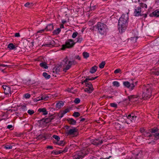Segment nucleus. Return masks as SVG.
I'll use <instances>...</instances> for the list:
<instances>
[{
    "mask_svg": "<svg viewBox=\"0 0 159 159\" xmlns=\"http://www.w3.org/2000/svg\"><path fill=\"white\" fill-rule=\"evenodd\" d=\"M38 111L40 112H42L43 115H46L48 114V112L47 111L46 109L44 108L39 109Z\"/></svg>",
    "mask_w": 159,
    "mask_h": 159,
    "instance_id": "4468645a",
    "label": "nucleus"
},
{
    "mask_svg": "<svg viewBox=\"0 0 159 159\" xmlns=\"http://www.w3.org/2000/svg\"><path fill=\"white\" fill-rule=\"evenodd\" d=\"M154 136L157 139H159V133H156L154 135Z\"/></svg>",
    "mask_w": 159,
    "mask_h": 159,
    "instance_id": "c03bdc74",
    "label": "nucleus"
},
{
    "mask_svg": "<svg viewBox=\"0 0 159 159\" xmlns=\"http://www.w3.org/2000/svg\"><path fill=\"white\" fill-rule=\"evenodd\" d=\"M24 5L25 7H30L33 6V3H30L29 2H27L25 3Z\"/></svg>",
    "mask_w": 159,
    "mask_h": 159,
    "instance_id": "393cba45",
    "label": "nucleus"
},
{
    "mask_svg": "<svg viewBox=\"0 0 159 159\" xmlns=\"http://www.w3.org/2000/svg\"><path fill=\"white\" fill-rule=\"evenodd\" d=\"M78 134V129L75 127L69 129L66 132V135L68 136H71L72 137L76 136Z\"/></svg>",
    "mask_w": 159,
    "mask_h": 159,
    "instance_id": "39448f33",
    "label": "nucleus"
},
{
    "mask_svg": "<svg viewBox=\"0 0 159 159\" xmlns=\"http://www.w3.org/2000/svg\"><path fill=\"white\" fill-rule=\"evenodd\" d=\"M53 138H54V139H56L57 141H58L60 140V137L57 135H53Z\"/></svg>",
    "mask_w": 159,
    "mask_h": 159,
    "instance_id": "2f4dec72",
    "label": "nucleus"
},
{
    "mask_svg": "<svg viewBox=\"0 0 159 159\" xmlns=\"http://www.w3.org/2000/svg\"><path fill=\"white\" fill-rule=\"evenodd\" d=\"M30 95L28 93H26L24 95V97L26 98H30Z\"/></svg>",
    "mask_w": 159,
    "mask_h": 159,
    "instance_id": "ea45409f",
    "label": "nucleus"
},
{
    "mask_svg": "<svg viewBox=\"0 0 159 159\" xmlns=\"http://www.w3.org/2000/svg\"><path fill=\"white\" fill-rule=\"evenodd\" d=\"M45 29H43L41 30H39L37 32V34L38 35V34L39 33H43L45 31Z\"/></svg>",
    "mask_w": 159,
    "mask_h": 159,
    "instance_id": "58836bf2",
    "label": "nucleus"
},
{
    "mask_svg": "<svg viewBox=\"0 0 159 159\" xmlns=\"http://www.w3.org/2000/svg\"><path fill=\"white\" fill-rule=\"evenodd\" d=\"M8 66L7 65H5V64H0V66H2L3 67H5L6 66Z\"/></svg>",
    "mask_w": 159,
    "mask_h": 159,
    "instance_id": "3c124183",
    "label": "nucleus"
},
{
    "mask_svg": "<svg viewBox=\"0 0 159 159\" xmlns=\"http://www.w3.org/2000/svg\"><path fill=\"white\" fill-rule=\"evenodd\" d=\"M63 62L64 63V66L65 68L64 69V71L65 72L70 68L72 64L75 63L74 61H69L67 57H66L63 60Z\"/></svg>",
    "mask_w": 159,
    "mask_h": 159,
    "instance_id": "7ed1b4c3",
    "label": "nucleus"
},
{
    "mask_svg": "<svg viewBox=\"0 0 159 159\" xmlns=\"http://www.w3.org/2000/svg\"><path fill=\"white\" fill-rule=\"evenodd\" d=\"M100 159H109V158H100Z\"/></svg>",
    "mask_w": 159,
    "mask_h": 159,
    "instance_id": "e2e57ef3",
    "label": "nucleus"
},
{
    "mask_svg": "<svg viewBox=\"0 0 159 159\" xmlns=\"http://www.w3.org/2000/svg\"><path fill=\"white\" fill-rule=\"evenodd\" d=\"M97 27L98 32L100 34H104L106 33L107 28L105 24L98 22Z\"/></svg>",
    "mask_w": 159,
    "mask_h": 159,
    "instance_id": "20e7f679",
    "label": "nucleus"
},
{
    "mask_svg": "<svg viewBox=\"0 0 159 159\" xmlns=\"http://www.w3.org/2000/svg\"><path fill=\"white\" fill-rule=\"evenodd\" d=\"M43 75L47 79H49L51 77V76L46 72H43Z\"/></svg>",
    "mask_w": 159,
    "mask_h": 159,
    "instance_id": "4be33fe9",
    "label": "nucleus"
},
{
    "mask_svg": "<svg viewBox=\"0 0 159 159\" xmlns=\"http://www.w3.org/2000/svg\"><path fill=\"white\" fill-rule=\"evenodd\" d=\"M105 64V63L104 61H102L99 65V67L100 68H103Z\"/></svg>",
    "mask_w": 159,
    "mask_h": 159,
    "instance_id": "bb28decb",
    "label": "nucleus"
},
{
    "mask_svg": "<svg viewBox=\"0 0 159 159\" xmlns=\"http://www.w3.org/2000/svg\"><path fill=\"white\" fill-rule=\"evenodd\" d=\"M66 114L64 112V111H62V112H61L59 114V117L60 118H62V117H63L64 116V115Z\"/></svg>",
    "mask_w": 159,
    "mask_h": 159,
    "instance_id": "c9c22d12",
    "label": "nucleus"
},
{
    "mask_svg": "<svg viewBox=\"0 0 159 159\" xmlns=\"http://www.w3.org/2000/svg\"><path fill=\"white\" fill-rule=\"evenodd\" d=\"M40 99H41L40 97H39L36 98V100L37 101H38L40 100H41Z\"/></svg>",
    "mask_w": 159,
    "mask_h": 159,
    "instance_id": "8fccbe9b",
    "label": "nucleus"
},
{
    "mask_svg": "<svg viewBox=\"0 0 159 159\" xmlns=\"http://www.w3.org/2000/svg\"><path fill=\"white\" fill-rule=\"evenodd\" d=\"M34 112L33 110H29L27 111V113L30 115L33 114Z\"/></svg>",
    "mask_w": 159,
    "mask_h": 159,
    "instance_id": "72a5a7b5",
    "label": "nucleus"
},
{
    "mask_svg": "<svg viewBox=\"0 0 159 159\" xmlns=\"http://www.w3.org/2000/svg\"><path fill=\"white\" fill-rule=\"evenodd\" d=\"M102 143V141L101 142H96L95 143H94V144H95V145H98L99 144H101Z\"/></svg>",
    "mask_w": 159,
    "mask_h": 159,
    "instance_id": "a18cd8bd",
    "label": "nucleus"
},
{
    "mask_svg": "<svg viewBox=\"0 0 159 159\" xmlns=\"http://www.w3.org/2000/svg\"><path fill=\"white\" fill-rule=\"evenodd\" d=\"M40 66L41 67L45 68L47 69L48 68V66L45 62L41 63L40 64Z\"/></svg>",
    "mask_w": 159,
    "mask_h": 159,
    "instance_id": "5701e85b",
    "label": "nucleus"
},
{
    "mask_svg": "<svg viewBox=\"0 0 159 159\" xmlns=\"http://www.w3.org/2000/svg\"><path fill=\"white\" fill-rule=\"evenodd\" d=\"M152 15L156 17L159 16V9H157L152 12Z\"/></svg>",
    "mask_w": 159,
    "mask_h": 159,
    "instance_id": "f3484780",
    "label": "nucleus"
},
{
    "mask_svg": "<svg viewBox=\"0 0 159 159\" xmlns=\"http://www.w3.org/2000/svg\"><path fill=\"white\" fill-rule=\"evenodd\" d=\"M113 86L118 87L120 86L119 83L117 81H114L113 82Z\"/></svg>",
    "mask_w": 159,
    "mask_h": 159,
    "instance_id": "a878e982",
    "label": "nucleus"
},
{
    "mask_svg": "<svg viewBox=\"0 0 159 159\" xmlns=\"http://www.w3.org/2000/svg\"><path fill=\"white\" fill-rule=\"evenodd\" d=\"M69 111V110L68 109H66L64 110L63 111L66 114Z\"/></svg>",
    "mask_w": 159,
    "mask_h": 159,
    "instance_id": "de8ad7c7",
    "label": "nucleus"
},
{
    "mask_svg": "<svg viewBox=\"0 0 159 159\" xmlns=\"http://www.w3.org/2000/svg\"><path fill=\"white\" fill-rule=\"evenodd\" d=\"M67 151V149H65L64 150L62 151V152H65Z\"/></svg>",
    "mask_w": 159,
    "mask_h": 159,
    "instance_id": "052dcab7",
    "label": "nucleus"
},
{
    "mask_svg": "<svg viewBox=\"0 0 159 159\" xmlns=\"http://www.w3.org/2000/svg\"><path fill=\"white\" fill-rule=\"evenodd\" d=\"M143 91L142 97L140 98H142L143 99H147L150 98L151 96L152 90L148 86L144 87L143 88Z\"/></svg>",
    "mask_w": 159,
    "mask_h": 159,
    "instance_id": "f03ea898",
    "label": "nucleus"
},
{
    "mask_svg": "<svg viewBox=\"0 0 159 159\" xmlns=\"http://www.w3.org/2000/svg\"><path fill=\"white\" fill-rule=\"evenodd\" d=\"M7 127L9 129H10L12 127V126L11 125H7Z\"/></svg>",
    "mask_w": 159,
    "mask_h": 159,
    "instance_id": "603ef678",
    "label": "nucleus"
},
{
    "mask_svg": "<svg viewBox=\"0 0 159 159\" xmlns=\"http://www.w3.org/2000/svg\"><path fill=\"white\" fill-rule=\"evenodd\" d=\"M154 73L156 75H159V68L157 69L154 72Z\"/></svg>",
    "mask_w": 159,
    "mask_h": 159,
    "instance_id": "a19ab883",
    "label": "nucleus"
},
{
    "mask_svg": "<svg viewBox=\"0 0 159 159\" xmlns=\"http://www.w3.org/2000/svg\"><path fill=\"white\" fill-rule=\"evenodd\" d=\"M110 105L111 107H114L115 108H116L117 106V104L115 103H111L110 104Z\"/></svg>",
    "mask_w": 159,
    "mask_h": 159,
    "instance_id": "c756f323",
    "label": "nucleus"
},
{
    "mask_svg": "<svg viewBox=\"0 0 159 159\" xmlns=\"http://www.w3.org/2000/svg\"><path fill=\"white\" fill-rule=\"evenodd\" d=\"M135 85L134 83L130 84L128 81L124 82L123 84L126 87L128 88L131 90H132L134 89V88L135 85H136V83H135Z\"/></svg>",
    "mask_w": 159,
    "mask_h": 159,
    "instance_id": "6e6552de",
    "label": "nucleus"
},
{
    "mask_svg": "<svg viewBox=\"0 0 159 159\" xmlns=\"http://www.w3.org/2000/svg\"><path fill=\"white\" fill-rule=\"evenodd\" d=\"M116 125H117L119 127H120V125H119L118 124H117Z\"/></svg>",
    "mask_w": 159,
    "mask_h": 159,
    "instance_id": "0e129e2a",
    "label": "nucleus"
},
{
    "mask_svg": "<svg viewBox=\"0 0 159 159\" xmlns=\"http://www.w3.org/2000/svg\"><path fill=\"white\" fill-rule=\"evenodd\" d=\"M53 29V26L52 24H48L45 28V29L47 31H49L52 30Z\"/></svg>",
    "mask_w": 159,
    "mask_h": 159,
    "instance_id": "dca6fc26",
    "label": "nucleus"
},
{
    "mask_svg": "<svg viewBox=\"0 0 159 159\" xmlns=\"http://www.w3.org/2000/svg\"><path fill=\"white\" fill-rule=\"evenodd\" d=\"M78 35V33L77 32H75L73 33L72 37L73 38H75Z\"/></svg>",
    "mask_w": 159,
    "mask_h": 159,
    "instance_id": "473e14b6",
    "label": "nucleus"
},
{
    "mask_svg": "<svg viewBox=\"0 0 159 159\" xmlns=\"http://www.w3.org/2000/svg\"><path fill=\"white\" fill-rule=\"evenodd\" d=\"M128 15H122L120 18L118 24V29L119 32L122 33L126 30L128 25Z\"/></svg>",
    "mask_w": 159,
    "mask_h": 159,
    "instance_id": "f257e3e1",
    "label": "nucleus"
},
{
    "mask_svg": "<svg viewBox=\"0 0 159 159\" xmlns=\"http://www.w3.org/2000/svg\"><path fill=\"white\" fill-rule=\"evenodd\" d=\"M98 77V76H96L95 77H88L86 79L84 80L83 82L87 83L88 80H93L96 79Z\"/></svg>",
    "mask_w": 159,
    "mask_h": 159,
    "instance_id": "a211bd4d",
    "label": "nucleus"
},
{
    "mask_svg": "<svg viewBox=\"0 0 159 159\" xmlns=\"http://www.w3.org/2000/svg\"><path fill=\"white\" fill-rule=\"evenodd\" d=\"M8 48L10 50H13L16 48V46L13 43H10L8 45Z\"/></svg>",
    "mask_w": 159,
    "mask_h": 159,
    "instance_id": "6ab92c4d",
    "label": "nucleus"
},
{
    "mask_svg": "<svg viewBox=\"0 0 159 159\" xmlns=\"http://www.w3.org/2000/svg\"><path fill=\"white\" fill-rule=\"evenodd\" d=\"M97 69V67L96 66H93V67L90 70V72L92 73H93L95 72Z\"/></svg>",
    "mask_w": 159,
    "mask_h": 159,
    "instance_id": "aec40b11",
    "label": "nucleus"
},
{
    "mask_svg": "<svg viewBox=\"0 0 159 159\" xmlns=\"http://www.w3.org/2000/svg\"><path fill=\"white\" fill-rule=\"evenodd\" d=\"M157 129H152V133H155L156 132H157Z\"/></svg>",
    "mask_w": 159,
    "mask_h": 159,
    "instance_id": "09e8293b",
    "label": "nucleus"
},
{
    "mask_svg": "<svg viewBox=\"0 0 159 159\" xmlns=\"http://www.w3.org/2000/svg\"><path fill=\"white\" fill-rule=\"evenodd\" d=\"M40 99H41V100H47V99L48 98L47 97L45 96H43L41 97H40Z\"/></svg>",
    "mask_w": 159,
    "mask_h": 159,
    "instance_id": "e433bc0d",
    "label": "nucleus"
},
{
    "mask_svg": "<svg viewBox=\"0 0 159 159\" xmlns=\"http://www.w3.org/2000/svg\"><path fill=\"white\" fill-rule=\"evenodd\" d=\"M47 148L52 149H53V147L52 146H48L47 147Z\"/></svg>",
    "mask_w": 159,
    "mask_h": 159,
    "instance_id": "4d7b16f0",
    "label": "nucleus"
},
{
    "mask_svg": "<svg viewBox=\"0 0 159 159\" xmlns=\"http://www.w3.org/2000/svg\"><path fill=\"white\" fill-rule=\"evenodd\" d=\"M75 159H78L77 158L76 156L75 157Z\"/></svg>",
    "mask_w": 159,
    "mask_h": 159,
    "instance_id": "69168bd1",
    "label": "nucleus"
},
{
    "mask_svg": "<svg viewBox=\"0 0 159 159\" xmlns=\"http://www.w3.org/2000/svg\"><path fill=\"white\" fill-rule=\"evenodd\" d=\"M75 58L76 59H78L79 60H80V57L78 55L76 56L75 57Z\"/></svg>",
    "mask_w": 159,
    "mask_h": 159,
    "instance_id": "864d4df0",
    "label": "nucleus"
},
{
    "mask_svg": "<svg viewBox=\"0 0 159 159\" xmlns=\"http://www.w3.org/2000/svg\"><path fill=\"white\" fill-rule=\"evenodd\" d=\"M12 148V146L10 145H7L5 147V148L7 149H11Z\"/></svg>",
    "mask_w": 159,
    "mask_h": 159,
    "instance_id": "4c0bfd02",
    "label": "nucleus"
},
{
    "mask_svg": "<svg viewBox=\"0 0 159 159\" xmlns=\"http://www.w3.org/2000/svg\"><path fill=\"white\" fill-rule=\"evenodd\" d=\"M68 121L69 123L71 125H75L76 123L75 120L72 118H70L68 119Z\"/></svg>",
    "mask_w": 159,
    "mask_h": 159,
    "instance_id": "412c9836",
    "label": "nucleus"
},
{
    "mask_svg": "<svg viewBox=\"0 0 159 159\" xmlns=\"http://www.w3.org/2000/svg\"><path fill=\"white\" fill-rule=\"evenodd\" d=\"M15 36L16 37H20V34L18 33H16L15 34Z\"/></svg>",
    "mask_w": 159,
    "mask_h": 159,
    "instance_id": "49530a36",
    "label": "nucleus"
},
{
    "mask_svg": "<svg viewBox=\"0 0 159 159\" xmlns=\"http://www.w3.org/2000/svg\"><path fill=\"white\" fill-rule=\"evenodd\" d=\"M73 40L71 39H69L66 43L65 44L62 45V49L64 50L66 48H70L72 47L75 44Z\"/></svg>",
    "mask_w": 159,
    "mask_h": 159,
    "instance_id": "423d86ee",
    "label": "nucleus"
},
{
    "mask_svg": "<svg viewBox=\"0 0 159 159\" xmlns=\"http://www.w3.org/2000/svg\"><path fill=\"white\" fill-rule=\"evenodd\" d=\"M120 72H121L120 69H117L116 70L114 71V72L115 74H117L118 73H120Z\"/></svg>",
    "mask_w": 159,
    "mask_h": 159,
    "instance_id": "79ce46f5",
    "label": "nucleus"
},
{
    "mask_svg": "<svg viewBox=\"0 0 159 159\" xmlns=\"http://www.w3.org/2000/svg\"><path fill=\"white\" fill-rule=\"evenodd\" d=\"M64 28V26L63 24H61L60 25V29L61 28Z\"/></svg>",
    "mask_w": 159,
    "mask_h": 159,
    "instance_id": "5fc2aeb1",
    "label": "nucleus"
},
{
    "mask_svg": "<svg viewBox=\"0 0 159 159\" xmlns=\"http://www.w3.org/2000/svg\"><path fill=\"white\" fill-rule=\"evenodd\" d=\"M88 151L86 152L85 149L84 150L80 151L77 152L74 157H75V156H76L77 159H82L85 155L88 154Z\"/></svg>",
    "mask_w": 159,
    "mask_h": 159,
    "instance_id": "0eeeda50",
    "label": "nucleus"
},
{
    "mask_svg": "<svg viewBox=\"0 0 159 159\" xmlns=\"http://www.w3.org/2000/svg\"><path fill=\"white\" fill-rule=\"evenodd\" d=\"M83 55L84 58H87L89 57V54L87 52H84L83 53Z\"/></svg>",
    "mask_w": 159,
    "mask_h": 159,
    "instance_id": "c85d7f7f",
    "label": "nucleus"
},
{
    "mask_svg": "<svg viewBox=\"0 0 159 159\" xmlns=\"http://www.w3.org/2000/svg\"><path fill=\"white\" fill-rule=\"evenodd\" d=\"M61 31V30L60 29V28H57L53 31V34H57L60 33Z\"/></svg>",
    "mask_w": 159,
    "mask_h": 159,
    "instance_id": "b1692460",
    "label": "nucleus"
},
{
    "mask_svg": "<svg viewBox=\"0 0 159 159\" xmlns=\"http://www.w3.org/2000/svg\"><path fill=\"white\" fill-rule=\"evenodd\" d=\"M115 127L116 128H117V129H118L117 127H116V126H115Z\"/></svg>",
    "mask_w": 159,
    "mask_h": 159,
    "instance_id": "338daca9",
    "label": "nucleus"
},
{
    "mask_svg": "<svg viewBox=\"0 0 159 159\" xmlns=\"http://www.w3.org/2000/svg\"><path fill=\"white\" fill-rule=\"evenodd\" d=\"M77 40L76 41V42H79L80 43L82 41V38H77Z\"/></svg>",
    "mask_w": 159,
    "mask_h": 159,
    "instance_id": "37998d69",
    "label": "nucleus"
},
{
    "mask_svg": "<svg viewBox=\"0 0 159 159\" xmlns=\"http://www.w3.org/2000/svg\"><path fill=\"white\" fill-rule=\"evenodd\" d=\"M158 118H159V113H158Z\"/></svg>",
    "mask_w": 159,
    "mask_h": 159,
    "instance_id": "774afa93",
    "label": "nucleus"
},
{
    "mask_svg": "<svg viewBox=\"0 0 159 159\" xmlns=\"http://www.w3.org/2000/svg\"><path fill=\"white\" fill-rule=\"evenodd\" d=\"M127 118L130 120V122H134L136 120L137 116H135L134 114L131 113V114L126 116Z\"/></svg>",
    "mask_w": 159,
    "mask_h": 159,
    "instance_id": "9b49d317",
    "label": "nucleus"
},
{
    "mask_svg": "<svg viewBox=\"0 0 159 159\" xmlns=\"http://www.w3.org/2000/svg\"><path fill=\"white\" fill-rule=\"evenodd\" d=\"M67 91L69 92H70V93H73V91H72V90L71 89H68L67 90Z\"/></svg>",
    "mask_w": 159,
    "mask_h": 159,
    "instance_id": "bf43d9fd",
    "label": "nucleus"
},
{
    "mask_svg": "<svg viewBox=\"0 0 159 159\" xmlns=\"http://www.w3.org/2000/svg\"><path fill=\"white\" fill-rule=\"evenodd\" d=\"M141 8L140 7H138L134 10V14L135 16L139 15L141 12Z\"/></svg>",
    "mask_w": 159,
    "mask_h": 159,
    "instance_id": "ddd939ff",
    "label": "nucleus"
},
{
    "mask_svg": "<svg viewBox=\"0 0 159 159\" xmlns=\"http://www.w3.org/2000/svg\"><path fill=\"white\" fill-rule=\"evenodd\" d=\"M4 91V93L6 94H11V89L10 87L6 85H3L2 86Z\"/></svg>",
    "mask_w": 159,
    "mask_h": 159,
    "instance_id": "f8f14e48",
    "label": "nucleus"
},
{
    "mask_svg": "<svg viewBox=\"0 0 159 159\" xmlns=\"http://www.w3.org/2000/svg\"><path fill=\"white\" fill-rule=\"evenodd\" d=\"M73 116L75 117H78L80 116V114L78 112H75L74 113Z\"/></svg>",
    "mask_w": 159,
    "mask_h": 159,
    "instance_id": "f704fd0d",
    "label": "nucleus"
},
{
    "mask_svg": "<svg viewBox=\"0 0 159 159\" xmlns=\"http://www.w3.org/2000/svg\"><path fill=\"white\" fill-rule=\"evenodd\" d=\"M140 7L143 8H147V5L144 3H141L140 4Z\"/></svg>",
    "mask_w": 159,
    "mask_h": 159,
    "instance_id": "7c9ffc66",
    "label": "nucleus"
},
{
    "mask_svg": "<svg viewBox=\"0 0 159 159\" xmlns=\"http://www.w3.org/2000/svg\"><path fill=\"white\" fill-rule=\"evenodd\" d=\"M66 21L64 20H62V23L63 24H64L66 23Z\"/></svg>",
    "mask_w": 159,
    "mask_h": 159,
    "instance_id": "13d9d810",
    "label": "nucleus"
},
{
    "mask_svg": "<svg viewBox=\"0 0 159 159\" xmlns=\"http://www.w3.org/2000/svg\"><path fill=\"white\" fill-rule=\"evenodd\" d=\"M64 105V102L62 101H59L58 102H57L56 105V108L60 109L61 107H63Z\"/></svg>",
    "mask_w": 159,
    "mask_h": 159,
    "instance_id": "2eb2a0df",
    "label": "nucleus"
},
{
    "mask_svg": "<svg viewBox=\"0 0 159 159\" xmlns=\"http://www.w3.org/2000/svg\"><path fill=\"white\" fill-rule=\"evenodd\" d=\"M129 100L131 102H135L138 101L139 99H142V98H141L140 96L138 97L135 95H131L128 97Z\"/></svg>",
    "mask_w": 159,
    "mask_h": 159,
    "instance_id": "9d476101",
    "label": "nucleus"
},
{
    "mask_svg": "<svg viewBox=\"0 0 159 159\" xmlns=\"http://www.w3.org/2000/svg\"><path fill=\"white\" fill-rule=\"evenodd\" d=\"M85 85L87 88L84 89V91L88 93H91L93 90V88L92 84L90 83H85Z\"/></svg>",
    "mask_w": 159,
    "mask_h": 159,
    "instance_id": "1a4fd4ad",
    "label": "nucleus"
},
{
    "mask_svg": "<svg viewBox=\"0 0 159 159\" xmlns=\"http://www.w3.org/2000/svg\"><path fill=\"white\" fill-rule=\"evenodd\" d=\"M155 1L156 2H159V0H155Z\"/></svg>",
    "mask_w": 159,
    "mask_h": 159,
    "instance_id": "680f3d73",
    "label": "nucleus"
},
{
    "mask_svg": "<svg viewBox=\"0 0 159 159\" xmlns=\"http://www.w3.org/2000/svg\"><path fill=\"white\" fill-rule=\"evenodd\" d=\"M80 100L79 98H76L74 101V102L76 104H78L80 102Z\"/></svg>",
    "mask_w": 159,
    "mask_h": 159,
    "instance_id": "cd10ccee",
    "label": "nucleus"
},
{
    "mask_svg": "<svg viewBox=\"0 0 159 159\" xmlns=\"http://www.w3.org/2000/svg\"><path fill=\"white\" fill-rule=\"evenodd\" d=\"M146 136H151V134L149 133H146Z\"/></svg>",
    "mask_w": 159,
    "mask_h": 159,
    "instance_id": "6e6d98bb",
    "label": "nucleus"
}]
</instances>
